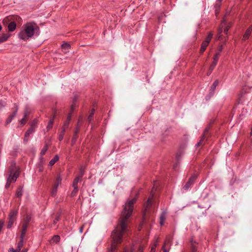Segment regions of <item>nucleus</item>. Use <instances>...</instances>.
I'll list each match as a JSON object with an SVG mask.
<instances>
[{
	"label": "nucleus",
	"instance_id": "f257e3e1",
	"mask_svg": "<svg viewBox=\"0 0 252 252\" xmlns=\"http://www.w3.org/2000/svg\"><path fill=\"white\" fill-rule=\"evenodd\" d=\"M136 200V198H134L126 203L119 223L112 232V242L109 252H114L117 249L118 245L122 242L123 234L126 232L127 229L128 219L132 215L133 204Z\"/></svg>",
	"mask_w": 252,
	"mask_h": 252
},
{
	"label": "nucleus",
	"instance_id": "f03ea898",
	"mask_svg": "<svg viewBox=\"0 0 252 252\" xmlns=\"http://www.w3.org/2000/svg\"><path fill=\"white\" fill-rule=\"evenodd\" d=\"M37 28L35 23H27L23 26L22 29L18 33V37L21 39L27 40L33 36L35 31Z\"/></svg>",
	"mask_w": 252,
	"mask_h": 252
},
{
	"label": "nucleus",
	"instance_id": "7ed1b4c3",
	"mask_svg": "<svg viewBox=\"0 0 252 252\" xmlns=\"http://www.w3.org/2000/svg\"><path fill=\"white\" fill-rule=\"evenodd\" d=\"M19 17L18 16H12L5 18L3 20V23L4 25H6L8 22L11 21L8 25L7 28L8 31L9 32H13L15 31L16 28V24L14 21V20H17V19H19Z\"/></svg>",
	"mask_w": 252,
	"mask_h": 252
},
{
	"label": "nucleus",
	"instance_id": "20e7f679",
	"mask_svg": "<svg viewBox=\"0 0 252 252\" xmlns=\"http://www.w3.org/2000/svg\"><path fill=\"white\" fill-rule=\"evenodd\" d=\"M231 24L230 23H227L225 20L223 19L221 22L220 28L219 29L218 34L217 36V39L221 40V33L222 32L223 29V32H224V33L227 34L228 31L231 27Z\"/></svg>",
	"mask_w": 252,
	"mask_h": 252
},
{
	"label": "nucleus",
	"instance_id": "39448f33",
	"mask_svg": "<svg viewBox=\"0 0 252 252\" xmlns=\"http://www.w3.org/2000/svg\"><path fill=\"white\" fill-rule=\"evenodd\" d=\"M231 24L230 23H227L225 20L223 19L221 22L220 28L219 29L218 34L217 36V39L221 40V33L222 32L223 29V32H224V33L227 34L228 31L231 27Z\"/></svg>",
	"mask_w": 252,
	"mask_h": 252
},
{
	"label": "nucleus",
	"instance_id": "423d86ee",
	"mask_svg": "<svg viewBox=\"0 0 252 252\" xmlns=\"http://www.w3.org/2000/svg\"><path fill=\"white\" fill-rule=\"evenodd\" d=\"M19 172L16 171L15 172L10 171L9 177L7 180V182L5 185L6 188H8L11 183L16 182L17 178L19 177Z\"/></svg>",
	"mask_w": 252,
	"mask_h": 252
},
{
	"label": "nucleus",
	"instance_id": "0eeeda50",
	"mask_svg": "<svg viewBox=\"0 0 252 252\" xmlns=\"http://www.w3.org/2000/svg\"><path fill=\"white\" fill-rule=\"evenodd\" d=\"M26 228H27V224H26L24 228H23V229L22 230L21 237H20V241L18 242V243L17 244V249H19V251H21V249L22 248V247L23 246V239H24V237L25 236Z\"/></svg>",
	"mask_w": 252,
	"mask_h": 252
},
{
	"label": "nucleus",
	"instance_id": "6e6552de",
	"mask_svg": "<svg viewBox=\"0 0 252 252\" xmlns=\"http://www.w3.org/2000/svg\"><path fill=\"white\" fill-rule=\"evenodd\" d=\"M252 32V25H251L250 26H249L248 28V29L245 31V32L243 35L242 40L245 41V40H246L247 39H248L249 38V37L250 36Z\"/></svg>",
	"mask_w": 252,
	"mask_h": 252
},
{
	"label": "nucleus",
	"instance_id": "1a4fd4ad",
	"mask_svg": "<svg viewBox=\"0 0 252 252\" xmlns=\"http://www.w3.org/2000/svg\"><path fill=\"white\" fill-rule=\"evenodd\" d=\"M170 240L169 238H167L164 243V245L162 247V250L164 252H169L170 250Z\"/></svg>",
	"mask_w": 252,
	"mask_h": 252
},
{
	"label": "nucleus",
	"instance_id": "9d476101",
	"mask_svg": "<svg viewBox=\"0 0 252 252\" xmlns=\"http://www.w3.org/2000/svg\"><path fill=\"white\" fill-rule=\"evenodd\" d=\"M153 198V194H151L149 197L148 198L146 204L145 205V210L144 213L148 210V208L152 204V199Z\"/></svg>",
	"mask_w": 252,
	"mask_h": 252
},
{
	"label": "nucleus",
	"instance_id": "9b49d317",
	"mask_svg": "<svg viewBox=\"0 0 252 252\" xmlns=\"http://www.w3.org/2000/svg\"><path fill=\"white\" fill-rule=\"evenodd\" d=\"M10 34L8 33H2L0 35V43L5 42L10 36Z\"/></svg>",
	"mask_w": 252,
	"mask_h": 252
},
{
	"label": "nucleus",
	"instance_id": "f8f14e48",
	"mask_svg": "<svg viewBox=\"0 0 252 252\" xmlns=\"http://www.w3.org/2000/svg\"><path fill=\"white\" fill-rule=\"evenodd\" d=\"M194 179H195L194 177H191L189 179V181L184 186V189L185 190H188L190 188L191 185L193 184V183L194 182Z\"/></svg>",
	"mask_w": 252,
	"mask_h": 252
},
{
	"label": "nucleus",
	"instance_id": "ddd939ff",
	"mask_svg": "<svg viewBox=\"0 0 252 252\" xmlns=\"http://www.w3.org/2000/svg\"><path fill=\"white\" fill-rule=\"evenodd\" d=\"M70 46L68 43H65L62 45V50L64 53H66L69 52Z\"/></svg>",
	"mask_w": 252,
	"mask_h": 252
},
{
	"label": "nucleus",
	"instance_id": "4468645a",
	"mask_svg": "<svg viewBox=\"0 0 252 252\" xmlns=\"http://www.w3.org/2000/svg\"><path fill=\"white\" fill-rule=\"evenodd\" d=\"M80 179V178L79 177H77L73 183V187H74V191L76 192L78 190V186H77V184H78V182L79 181Z\"/></svg>",
	"mask_w": 252,
	"mask_h": 252
},
{
	"label": "nucleus",
	"instance_id": "2eb2a0df",
	"mask_svg": "<svg viewBox=\"0 0 252 252\" xmlns=\"http://www.w3.org/2000/svg\"><path fill=\"white\" fill-rule=\"evenodd\" d=\"M62 178L60 176H58L57 177H56V180L55 181V183L53 185V186L58 188L59 186L60 185H61V183H62Z\"/></svg>",
	"mask_w": 252,
	"mask_h": 252
},
{
	"label": "nucleus",
	"instance_id": "dca6fc26",
	"mask_svg": "<svg viewBox=\"0 0 252 252\" xmlns=\"http://www.w3.org/2000/svg\"><path fill=\"white\" fill-rule=\"evenodd\" d=\"M59 160V157L55 156L49 162V165L52 166Z\"/></svg>",
	"mask_w": 252,
	"mask_h": 252
},
{
	"label": "nucleus",
	"instance_id": "f3484780",
	"mask_svg": "<svg viewBox=\"0 0 252 252\" xmlns=\"http://www.w3.org/2000/svg\"><path fill=\"white\" fill-rule=\"evenodd\" d=\"M209 45V43H207L206 42H205V41H203V42L202 43V44H201V49H200V52L201 53H203L207 47Z\"/></svg>",
	"mask_w": 252,
	"mask_h": 252
},
{
	"label": "nucleus",
	"instance_id": "a211bd4d",
	"mask_svg": "<svg viewBox=\"0 0 252 252\" xmlns=\"http://www.w3.org/2000/svg\"><path fill=\"white\" fill-rule=\"evenodd\" d=\"M17 210H12L10 212L9 215V219H13L15 220L16 217L17 216Z\"/></svg>",
	"mask_w": 252,
	"mask_h": 252
},
{
	"label": "nucleus",
	"instance_id": "6ab92c4d",
	"mask_svg": "<svg viewBox=\"0 0 252 252\" xmlns=\"http://www.w3.org/2000/svg\"><path fill=\"white\" fill-rule=\"evenodd\" d=\"M213 36V33L212 32H210L204 41L206 42L207 43L209 44L211 39L212 38Z\"/></svg>",
	"mask_w": 252,
	"mask_h": 252
},
{
	"label": "nucleus",
	"instance_id": "aec40b11",
	"mask_svg": "<svg viewBox=\"0 0 252 252\" xmlns=\"http://www.w3.org/2000/svg\"><path fill=\"white\" fill-rule=\"evenodd\" d=\"M158 238H156L155 242L151 247V252H155L156 247L158 244Z\"/></svg>",
	"mask_w": 252,
	"mask_h": 252
},
{
	"label": "nucleus",
	"instance_id": "412c9836",
	"mask_svg": "<svg viewBox=\"0 0 252 252\" xmlns=\"http://www.w3.org/2000/svg\"><path fill=\"white\" fill-rule=\"evenodd\" d=\"M220 53H217L214 58H213V63H214V64H217L218 63V60H219V58L220 57Z\"/></svg>",
	"mask_w": 252,
	"mask_h": 252
},
{
	"label": "nucleus",
	"instance_id": "4be33fe9",
	"mask_svg": "<svg viewBox=\"0 0 252 252\" xmlns=\"http://www.w3.org/2000/svg\"><path fill=\"white\" fill-rule=\"evenodd\" d=\"M217 64H214V63L213 62L211 64V65H210V67H209V70L207 72V75H209L212 72V71L213 70V69L215 68V67H216Z\"/></svg>",
	"mask_w": 252,
	"mask_h": 252
},
{
	"label": "nucleus",
	"instance_id": "5701e85b",
	"mask_svg": "<svg viewBox=\"0 0 252 252\" xmlns=\"http://www.w3.org/2000/svg\"><path fill=\"white\" fill-rule=\"evenodd\" d=\"M165 220V213L162 214L160 217V223L161 225H163L164 224V221Z\"/></svg>",
	"mask_w": 252,
	"mask_h": 252
},
{
	"label": "nucleus",
	"instance_id": "b1692460",
	"mask_svg": "<svg viewBox=\"0 0 252 252\" xmlns=\"http://www.w3.org/2000/svg\"><path fill=\"white\" fill-rule=\"evenodd\" d=\"M54 122V118H52V119H50L49 121V123L47 126V129L48 130H50L52 127V125Z\"/></svg>",
	"mask_w": 252,
	"mask_h": 252
},
{
	"label": "nucleus",
	"instance_id": "393cba45",
	"mask_svg": "<svg viewBox=\"0 0 252 252\" xmlns=\"http://www.w3.org/2000/svg\"><path fill=\"white\" fill-rule=\"evenodd\" d=\"M58 188H57L54 186H53L52 190H51V193L52 196H55L56 195Z\"/></svg>",
	"mask_w": 252,
	"mask_h": 252
},
{
	"label": "nucleus",
	"instance_id": "a878e982",
	"mask_svg": "<svg viewBox=\"0 0 252 252\" xmlns=\"http://www.w3.org/2000/svg\"><path fill=\"white\" fill-rule=\"evenodd\" d=\"M219 84V81L218 80H216L213 84V85L211 87V90L212 92H214L216 88V87L218 86Z\"/></svg>",
	"mask_w": 252,
	"mask_h": 252
},
{
	"label": "nucleus",
	"instance_id": "bb28decb",
	"mask_svg": "<svg viewBox=\"0 0 252 252\" xmlns=\"http://www.w3.org/2000/svg\"><path fill=\"white\" fill-rule=\"evenodd\" d=\"M60 237L58 235H54L52 239V241L54 243H57L60 241Z\"/></svg>",
	"mask_w": 252,
	"mask_h": 252
},
{
	"label": "nucleus",
	"instance_id": "cd10ccee",
	"mask_svg": "<svg viewBox=\"0 0 252 252\" xmlns=\"http://www.w3.org/2000/svg\"><path fill=\"white\" fill-rule=\"evenodd\" d=\"M15 113H13V114L12 115L9 116V117L6 120V124L10 123L11 122V121H12V120L13 119V118L15 117Z\"/></svg>",
	"mask_w": 252,
	"mask_h": 252
},
{
	"label": "nucleus",
	"instance_id": "c85d7f7f",
	"mask_svg": "<svg viewBox=\"0 0 252 252\" xmlns=\"http://www.w3.org/2000/svg\"><path fill=\"white\" fill-rule=\"evenodd\" d=\"M27 250H25L23 251H19V249H16L15 250L14 249H11L9 250V252H27Z\"/></svg>",
	"mask_w": 252,
	"mask_h": 252
},
{
	"label": "nucleus",
	"instance_id": "c756f323",
	"mask_svg": "<svg viewBox=\"0 0 252 252\" xmlns=\"http://www.w3.org/2000/svg\"><path fill=\"white\" fill-rule=\"evenodd\" d=\"M14 220V219H9V221L7 224V228H10L12 226Z\"/></svg>",
	"mask_w": 252,
	"mask_h": 252
},
{
	"label": "nucleus",
	"instance_id": "7c9ffc66",
	"mask_svg": "<svg viewBox=\"0 0 252 252\" xmlns=\"http://www.w3.org/2000/svg\"><path fill=\"white\" fill-rule=\"evenodd\" d=\"M22 189H18L16 191V195L17 197H20L22 195Z\"/></svg>",
	"mask_w": 252,
	"mask_h": 252
},
{
	"label": "nucleus",
	"instance_id": "2f4dec72",
	"mask_svg": "<svg viewBox=\"0 0 252 252\" xmlns=\"http://www.w3.org/2000/svg\"><path fill=\"white\" fill-rule=\"evenodd\" d=\"M47 150V147L46 146H45L43 149H42L41 151V155H44L46 151Z\"/></svg>",
	"mask_w": 252,
	"mask_h": 252
},
{
	"label": "nucleus",
	"instance_id": "473e14b6",
	"mask_svg": "<svg viewBox=\"0 0 252 252\" xmlns=\"http://www.w3.org/2000/svg\"><path fill=\"white\" fill-rule=\"evenodd\" d=\"M30 135V134H29L28 132H26L25 133V138H24V141L25 142H27L28 140V137L29 136V135Z\"/></svg>",
	"mask_w": 252,
	"mask_h": 252
},
{
	"label": "nucleus",
	"instance_id": "72a5a7b5",
	"mask_svg": "<svg viewBox=\"0 0 252 252\" xmlns=\"http://www.w3.org/2000/svg\"><path fill=\"white\" fill-rule=\"evenodd\" d=\"M26 116H27V114H25L24 118H23V119H22L21 120L20 122L22 125H24L26 123V121L25 118L26 117Z\"/></svg>",
	"mask_w": 252,
	"mask_h": 252
},
{
	"label": "nucleus",
	"instance_id": "f704fd0d",
	"mask_svg": "<svg viewBox=\"0 0 252 252\" xmlns=\"http://www.w3.org/2000/svg\"><path fill=\"white\" fill-rule=\"evenodd\" d=\"M223 49V46L222 45H220L218 47V53H220V52L222 51Z\"/></svg>",
	"mask_w": 252,
	"mask_h": 252
},
{
	"label": "nucleus",
	"instance_id": "c9c22d12",
	"mask_svg": "<svg viewBox=\"0 0 252 252\" xmlns=\"http://www.w3.org/2000/svg\"><path fill=\"white\" fill-rule=\"evenodd\" d=\"M94 114V111H93L92 112V113H91V114L90 115V116H89V118H88V119H89V120L90 121H91V119H92V117H93V116Z\"/></svg>",
	"mask_w": 252,
	"mask_h": 252
},
{
	"label": "nucleus",
	"instance_id": "e433bc0d",
	"mask_svg": "<svg viewBox=\"0 0 252 252\" xmlns=\"http://www.w3.org/2000/svg\"><path fill=\"white\" fill-rule=\"evenodd\" d=\"M30 220H31V217L27 216L25 220V221L26 222V223H28L30 221Z\"/></svg>",
	"mask_w": 252,
	"mask_h": 252
},
{
	"label": "nucleus",
	"instance_id": "4c0bfd02",
	"mask_svg": "<svg viewBox=\"0 0 252 252\" xmlns=\"http://www.w3.org/2000/svg\"><path fill=\"white\" fill-rule=\"evenodd\" d=\"M33 130H34L32 128H31L29 129L28 130H27V132L31 134V133H32L33 132Z\"/></svg>",
	"mask_w": 252,
	"mask_h": 252
},
{
	"label": "nucleus",
	"instance_id": "58836bf2",
	"mask_svg": "<svg viewBox=\"0 0 252 252\" xmlns=\"http://www.w3.org/2000/svg\"><path fill=\"white\" fill-rule=\"evenodd\" d=\"M71 119V115H69L67 117V121L65 122V125H67L68 124V122H69L70 121Z\"/></svg>",
	"mask_w": 252,
	"mask_h": 252
},
{
	"label": "nucleus",
	"instance_id": "ea45409f",
	"mask_svg": "<svg viewBox=\"0 0 252 252\" xmlns=\"http://www.w3.org/2000/svg\"><path fill=\"white\" fill-rule=\"evenodd\" d=\"M143 251V247L142 246H140L138 249V252H142Z\"/></svg>",
	"mask_w": 252,
	"mask_h": 252
},
{
	"label": "nucleus",
	"instance_id": "a19ab883",
	"mask_svg": "<svg viewBox=\"0 0 252 252\" xmlns=\"http://www.w3.org/2000/svg\"><path fill=\"white\" fill-rule=\"evenodd\" d=\"M59 139L60 141H61L63 139V133L60 134V135L59 136Z\"/></svg>",
	"mask_w": 252,
	"mask_h": 252
},
{
	"label": "nucleus",
	"instance_id": "79ce46f5",
	"mask_svg": "<svg viewBox=\"0 0 252 252\" xmlns=\"http://www.w3.org/2000/svg\"><path fill=\"white\" fill-rule=\"evenodd\" d=\"M58 220H59V218H56V219L54 220V223H56Z\"/></svg>",
	"mask_w": 252,
	"mask_h": 252
},
{
	"label": "nucleus",
	"instance_id": "37998d69",
	"mask_svg": "<svg viewBox=\"0 0 252 252\" xmlns=\"http://www.w3.org/2000/svg\"><path fill=\"white\" fill-rule=\"evenodd\" d=\"M134 250H135L134 246H132V247L131 248V251H130V252H132V251H133Z\"/></svg>",
	"mask_w": 252,
	"mask_h": 252
},
{
	"label": "nucleus",
	"instance_id": "c03bdc74",
	"mask_svg": "<svg viewBox=\"0 0 252 252\" xmlns=\"http://www.w3.org/2000/svg\"><path fill=\"white\" fill-rule=\"evenodd\" d=\"M74 107H75V105L74 104H73L72 106H71V110L73 111L74 109Z\"/></svg>",
	"mask_w": 252,
	"mask_h": 252
},
{
	"label": "nucleus",
	"instance_id": "a18cd8bd",
	"mask_svg": "<svg viewBox=\"0 0 252 252\" xmlns=\"http://www.w3.org/2000/svg\"><path fill=\"white\" fill-rule=\"evenodd\" d=\"M201 144V141L200 140L198 143H197V145L198 146H199Z\"/></svg>",
	"mask_w": 252,
	"mask_h": 252
},
{
	"label": "nucleus",
	"instance_id": "49530a36",
	"mask_svg": "<svg viewBox=\"0 0 252 252\" xmlns=\"http://www.w3.org/2000/svg\"><path fill=\"white\" fill-rule=\"evenodd\" d=\"M124 252H129V251L127 249H125Z\"/></svg>",
	"mask_w": 252,
	"mask_h": 252
},
{
	"label": "nucleus",
	"instance_id": "de8ad7c7",
	"mask_svg": "<svg viewBox=\"0 0 252 252\" xmlns=\"http://www.w3.org/2000/svg\"><path fill=\"white\" fill-rule=\"evenodd\" d=\"M250 134H251V135H252V127L251 129Z\"/></svg>",
	"mask_w": 252,
	"mask_h": 252
},
{
	"label": "nucleus",
	"instance_id": "09e8293b",
	"mask_svg": "<svg viewBox=\"0 0 252 252\" xmlns=\"http://www.w3.org/2000/svg\"><path fill=\"white\" fill-rule=\"evenodd\" d=\"M80 231L81 232H82V231H83V228H81L80 229Z\"/></svg>",
	"mask_w": 252,
	"mask_h": 252
},
{
	"label": "nucleus",
	"instance_id": "8fccbe9b",
	"mask_svg": "<svg viewBox=\"0 0 252 252\" xmlns=\"http://www.w3.org/2000/svg\"><path fill=\"white\" fill-rule=\"evenodd\" d=\"M2 27L0 25V31L1 30Z\"/></svg>",
	"mask_w": 252,
	"mask_h": 252
},
{
	"label": "nucleus",
	"instance_id": "3c124183",
	"mask_svg": "<svg viewBox=\"0 0 252 252\" xmlns=\"http://www.w3.org/2000/svg\"><path fill=\"white\" fill-rule=\"evenodd\" d=\"M5 105V104L2 105V106H4ZM1 107V106H0V108Z\"/></svg>",
	"mask_w": 252,
	"mask_h": 252
},
{
	"label": "nucleus",
	"instance_id": "603ef678",
	"mask_svg": "<svg viewBox=\"0 0 252 252\" xmlns=\"http://www.w3.org/2000/svg\"><path fill=\"white\" fill-rule=\"evenodd\" d=\"M16 110H18V108H16ZM16 112H17V110H16V111H15V112H14V113H16Z\"/></svg>",
	"mask_w": 252,
	"mask_h": 252
}]
</instances>
